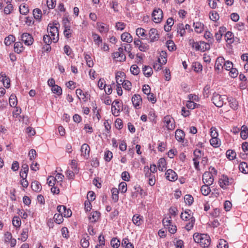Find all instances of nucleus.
<instances>
[{
  "label": "nucleus",
  "instance_id": "ea45409f",
  "mask_svg": "<svg viewBox=\"0 0 248 248\" xmlns=\"http://www.w3.org/2000/svg\"><path fill=\"white\" fill-rule=\"evenodd\" d=\"M15 36L13 35H9L5 38L4 43L6 46H10L13 42H15Z\"/></svg>",
  "mask_w": 248,
  "mask_h": 248
},
{
  "label": "nucleus",
  "instance_id": "3c124183",
  "mask_svg": "<svg viewBox=\"0 0 248 248\" xmlns=\"http://www.w3.org/2000/svg\"><path fill=\"white\" fill-rule=\"evenodd\" d=\"M166 46L170 51H172L176 49V46L172 40L167 41L166 42Z\"/></svg>",
  "mask_w": 248,
  "mask_h": 248
},
{
  "label": "nucleus",
  "instance_id": "c9c22d12",
  "mask_svg": "<svg viewBox=\"0 0 248 248\" xmlns=\"http://www.w3.org/2000/svg\"><path fill=\"white\" fill-rule=\"evenodd\" d=\"M192 68L193 70L197 73L200 72L202 70V66L199 62H193L192 63Z\"/></svg>",
  "mask_w": 248,
  "mask_h": 248
},
{
  "label": "nucleus",
  "instance_id": "052dcab7",
  "mask_svg": "<svg viewBox=\"0 0 248 248\" xmlns=\"http://www.w3.org/2000/svg\"><path fill=\"white\" fill-rule=\"evenodd\" d=\"M130 71L132 74L134 75H137L139 74L140 70V68L137 65L134 64L131 66Z\"/></svg>",
  "mask_w": 248,
  "mask_h": 248
},
{
  "label": "nucleus",
  "instance_id": "8fccbe9b",
  "mask_svg": "<svg viewBox=\"0 0 248 248\" xmlns=\"http://www.w3.org/2000/svg\"><path fill=\"white\" fill-rule=\"evenodd\" d=\"M92 36L95 44L99 46L102 42V39L101 37L95 33H93Z\"/></svg>",
  "mask_w": 248,
  "mask_h": 248
},
{
  "label": "nucleus",
  "instance_id": "f8f14e48",
  "mask_svg": "<svg viewBox=\"0 0 248 248\" xmlns=\"http://www.w3.org/2000/svg\"><path fill=\"white\" fill-rule=\"evenodd\" d=\"M148 36H149V39L151 42L157 41L159 38L157 30L154 28L150 30Z\"/></svg>",
  "mask_w": 248,
  "mask_h": 248
},
{
  "label": "nucleus",
  "instance_id": "412c9836",
  "mask_svg": "<svg viewBox=\"0 0 248 248\" xmlns=\"http://www.w3.org/2000/svg\"><path fill=\"white\" fill-rule=\"evenodd\" d=\"M192 217H194L191 215V211L190 210H186L184 213H182L181 215V218L186 221H187L191 219Z\"/></svg>",
  "mask_w": 248,
  "mask_h": 248
},
{
  "label": "nucleus",
  "instance_id": "5701e85b",
  "mask_svg": "<svg viewBox=\"0 0 248 248\" xmlns=\"http://www.w3.org/2000/svg\"><path fill=\"white\" fill-rule=\"evenodd\" d=\"M227 99L229 103L230 107L233 109H236L237 108L238 106V103L237 101L232 97H228Z\"/></svg>",
  "mask_w": 248,
  "mask_h": 248
},
{
  "label": "nucleus",
  "instance_id": "0eeeda50",
  "mask_svg": "<svg viewBox=\"0 0 248 248\" xmlns=\"http://www.w3.org/2000/svg\"><path fill=\"white\" fill-rule=\"evenodd\" d=\"M121 108V103L118 100H114L112 103L111 111L112 114L117 116L119 115L120 109Z\"/></svg>",
  "mask_w": 248,
  "mask_h": 248
},
{
  "label": "nucleus",
  "instance_id": "c03bdc74",
  "mask_svg": "<svg viewBox=\"0 0 248 248\" xmlns=\"http://www.w3.org/2000/svg\"><path fill=\"white\" fill-rule=\"evenodd\" d=\"M13 225L16 228L19 227L21 224V221L19 217L15 216L12 220Z\"/></svg>",
  "mask_w": 248,
  "mask_h": 248
},
{
  "label": "nucleus",
  "instance_id": "6e6552de",
  "mask_svg": "<svg viewBox=\"0 0 248 248\" xmlns=\"http://www.w3.org/2000/svg\"><path fill=\"white\" fill-rule=\"evenodd\" d=\"M202 181L205 184L211 185L214 182V177L210 172H205L202 175Z\"/></svg>",
  "mask_w": 248,
  "mask_h": 248
},
{
  "label": "nucleus",
  "instance_id": "c756f323",
  "mask_svg": "<svg viewBox=\"0 0 248 248\" xmlns=\"http://www.w3.org/2000/svg\"><path fill=\"white\" fill-rule=\"evenodd\" d=\"M9 104L12 107H16L17 104V100L16 96L12 94L9 99Z\"/></svg>",
  "mask_w": 248,
  "mask_h": 248
},
{
  "label": "nucleus",
  "instance_id": "f257e3e1",
  "mask_svg": "<svg viewBox=\"0 0 248 248\" xmlns=\"http://www.w3.org/2000/svg\"><path fill=\"white\" fill-rule=\"evenodd\" d=\"M59 25V23H58ZM57 23H49L47 27L48 35L43 36L44 42L47 45H50L52 42L56 43L59 40V30L56 26Z\"/></svg>",
  "mask_w": 248,
  "mask_h": 248
},
{
  "label": "nucleus",
  "instance_id": "79ce46f5",
  "mask_svg": "<svg viewBox=\"0 0 248 248\" xmlns=\"http://www.w3.org/2000/svg\"><path fill=\"white\" fill-rule=\"evenodd\" d=\"M209 16L211 20L216 21L219 18V16L218 13L215 11H213L210 12Z\"/></svg>",
  "mask_w": 248,
  "mask_h": 248
},
{
  "label": "nucleus",
  "instance_id": "2eb2a0df",
  "mask_svg": "<svg viewBox=\"0 0 248 248\" xmlns=\"http://www.w3.org/2000/svg\"><path fill=\"white\" fill-rule=\"evenodd\" d=\"M225 59L222 57H218L216 61L215 65V69L218 72L223 68L222 64L224 63Z\"/></svg>",
  "mask_w": 248,
  "mask_h": 248
},
{
  "label": "nucleus",
  "instance_id": "aec40b11",
  "mask_svg": "<svg viewBox=\"0 0 248 248\" xmlns=\"http://www.w3.org/2000/svg\"><path fill=\"white\" fill-rule=\"evenodd\" d=\"M121 38L123 42H125L127 43H130L133 41V38L132 36L129 33L127 32H124L121 35Z\"/></svg>",
  "mask_w": 248,
  "mask_h": 248
},
{
  "label": "nucleus",
  "instance_id": "37998d69",
  "mask_svg": "<svg viewBox=\"0 0 248 248\" xmlns=\"http://www.w3.org/2000/svg\"><path fill=\"white\" fill-rule=\"evenodd\" d=\"M33 15L35 19L40 20L42 17V11L39 9H35L33 11Z\"/></svg>",
  "mask_w": 248,
  "mask_h": 248
},
{
  "label": "nucleus",
  "instance_id": "a878e982",
  "mask_svg": "<svg viewBox=\"0 0 248 248\" xmlns=\"http://www.w3.org/2000/svg\"><path fill=\"white\" fill-rule=\"evenodd\" d=\"M185 133L183 131L180 129H177L175 131V138L177 140L182 141L184 140L185 138Z\"/></svg>",
  "mask_w": 248,
  "mask_h": 248
},
{
  "label": "nucleus",
  "instance_id": "774afa93",
  "mask_svg": "<svg viewBox=\"0 0 248 248\" xmlns=\"http://www.w3.org/2000/svg\"><path fill=\"white\" fill-rule=\"evenodd\" d=\"M122 179L124 181H129L130 180V174L128 171H124L122 173Z\"/></svg>",
  "mask_w": 248,
  "mask_h": 248
},
{
  "label": "nucleus",
  "instance_id": "393cba45",
  "mask_svg": "<svg viewBox=\"0 0 248 248\" xmlns=\"http://www.w3.org/2000/svg\"><path fill=\"white\" fill-rule=\"evenodd\" d=\"M97 27L99 32L102 33H107L109 30L108 27L103 23H97Z\"/></svg>",
  "mask_w": 248,
  "mask_h": 248
},
{
  "label": "nucleus",
  "instance_id": "603ef678",
  "mask_svg": "<svg viewBox=\"0 0 248 248\" xmlns=\"http://www.w3.org/2000/svg\"><path fill=\"white\" fill-rule=\"evenodd\" d=\"M19 9L20 14L23 15H27L29 12L28 7L26 4L21 5Z\"/></svg>",
  "mask_w": 248,
  "mask_h": 248
},
{
  "label": "nucleus",
  "instance_id": "f3484780",
  "mask_svg": "<svg viewBox=\"0 0 248 248\" xmlns=\"http://www.w3.org/2000/svg\"><path fill=\"white\" fill-rule=\"evenodd\" d=\"M132 221L136 226H140L143 222V217L140 215L136 214L132 217Z\"/></svg>",
  "mask_w": 248,
  "mask_h": 248
},
{
  "label": "nucleus",
  "instance_id": "1a4fd4ad",
  "mask_svg": "<svg viewBox=\"0 0 248 248\" xmlns=\"http://www.w3.org/2000/svg\"><path fill=\"white\" fill-rule=\"evenodd\" d=\"M81 155L85 159H87L90 156V147L88 144L84 143L80 149Z\"/></svg>",
  "mask_w": 248,
  "mask_h": 248
},
{
  "label": "nucleus",
  "instance_id": "b1692460",
  "mask_svg": "<svg viewBox=\"0 0 248 248\" xmlns=\"http://www.w3.org/2000/svg\"><path fill=\"white\" fill-rule=\"evenodd\" d=\"M146 31L142 28H139L136 29V33L137 35L140 37H141L142 39H148V35L145 33Z\"/></svg>",
  "mask_w": 248,
  "mask_h": 248
},
{
  "label": "nucleus",
  "instance_id": "6ab92c4d",
  "mask_svg": "<svg viewBox=\"0 0 248 248\" xmlns=\"http://www.w3.org/2000/svg\"><path fill=\"white\" fill-rule=\"evenodd\" d=\"M167 163L164 158H160L157 163V168L159 171H163L166 169Z\"/></svg>",
  "mask_w": 248,
  "mask_h": 248
},
{
  "label": "nucleus",
  "instance_id": "864d4df0",
  "mask_svg": "<svg viewBox=\"0 0 248 248\" xmlns=\"http://www.w3.org/2000/svg\"><path fill=\"white\" fill-rule=\"evenodd\" d=\"M29 230L28 228H24L22 230V233L21 234V240L24 242L25 241L28 237Z\"/></svg>",
  "mask_w": 248,
  "mask_h": 248
},
{
  "label": "nucleus",
  "instance_id": "e433bc0d",
  "mask_svg": "<svg viewBox=\"0 0 248 248\" xmlns=\"http://www.w3.org/2000/svg\"><path fill=\"white\" fill-rule=\"evenodd\" d=\"M188 222H187L186 224L185 225V229L187 231L191 230L194 226V224L195 222V217H192L190 220L187 221Z\"/></svg>",
  "mask_w": 248,
  "mask_h": 248
},
{
  "label": "nucleus",
  "instance_id": "4c0bfd02",
  "mask_svg": "<svg viewBox=\"0 0 248 248\" xmlns=\"http://www.w3.org/2000/svg\"><path fill=\"white\" fill-rule=\"evenodd\" d=\"M63 216L60 214H55L53 219L56 223L60 224L63 221Z\"/></svg>",
  "mask_w": 248,
  "mask_h": 248
},
{
  "label": "nucleus",
  "instance_id": "473e14b6",
  "mask_svg": "<svg viewBox=\"0 0 248 248\" xmlns=\"http://www.w3.org/2000/svg\"><path fill=\"white\" fill-rule=\"evenodd\" d=\"M226 156L230 160H232L235 158L236 154L234 151L232 150H228L226 153Z\"/></svg>",
  "mask_w": 248,
  "mask_h": 248
},
{
  "label": "nucleus",
  "instance_id": "9d476101",
  "mask_svg": "<svg viewBox=\"0 0 248 248\" xmlns=\"http://www.w3.org/2000/svg\"><path fill=\"white\" fill-rule=\"evenodd\" d=\"M22 41L26 45L30 46L33 42V38L31 34L28 33H24L21 35Z\"/></svg>",
  "mask_w": 248,
  "mask_h": 248
},
{
  "label": "nucleus",
  "instance_id": "2f4dec72",
  "mask_svg": "<svg viewBox=\"0 0 248 248\" xmlns=\"http://www.w3.org/2000/svg\"><path fill=\"white\" fill-rule=\"evenodd\" d=\"M143 74L146 77H149L153 74L152 68L149 66H144L142 70Z\"/></svg>",
  "mask_w": 248,
  "mask_h": 248
},
{
  "label": "nucleus",
  "instance_id": "bb28decb",
  "mask_svg": "<svg viewBox=\"0 0 248 248\" xmlns=\"http://www.w3.org/2000/svg\"><path fill=\"white\" fill-rule=\"evenodd\" d=\"M193 27L195 31L197 33H201L203 30V24L201 22H194L193 23Z\"/></svg>",
  "mask_w": 248,
  "mask_h": 248
},
{
  "label": "nucleus",
  "instance_id": "4be33fe9",
  "mask_svg": "<svg viewBox=\"0 0 248 248\" xmlns=\"http://www.w3.org/2000/svg\"><path fill=\"white\" fill-rule=\"evenodd\" d=\"M100 216V213L98 211H93L91 212L89 217V219L91 222H95L99 219Z\"/></svg>",
  "mask_w": 248,
  "mask_h": 248
},
{
  "label": "nucleus",
  "instance_id": "ddd939ff",
  "mask_svg": "<svg viewBox=\"0 0 248 248\" xmlns=\"http://www.w3.org/2000/svg\"><path fill=\"white\" fill-rule=\"evenodd\" d=\"M0 80L2 82L3 86L6 88H9L10 86V79L6 76L5 73L1 72L0 73Z\"/></svg>",
  "mask_w": 248,
  "mask_h": 248
},
{
  "label": "nucleus",
  "instance_id": "a211bd4d",
  "mask_svg": "<svg viewBox=\"0 0 248 248\" xmlns=\"http://www.w3.org/2000/svg\"><path fill=\"white\" fill-rule=\"evenodd\" d=\"M63 22L64 23V30L63 31V33L65 37L69 38L71 36V31L70 29V27L69 26H67L66 23L68 22L67 19L63 20Z\"/></svg>",
  "mask_w": 248,
  "mask_h": 248
},
{
  "label": "nucleus",
  "instance_id": "7ed1b4c3",
  "mask_svg": "<svg viewBox=\"0 0 248 248\" xmlns=\"http://www.w3.org/2000/svg\"><path fill=\"white\" fill-rule=\"evenodd\" d=\"M225 97V95H221L217 93H214L213 94L212 101L216 107L220 108L224 104V100Z\"/></svg>",
  "mask_w": 248,
  "mask_h": 248
},
{
  "label": "nucleus",
  "instance_id": "09e8293b",
  "mask_svg": "<svg viewBox=\"0 0 248 248\" xmlns=\"http://www.w3.org/2000/svg\"><path fill=\"white\" fill-rule=\"evenodd\" d=\"M31 188L34 191H39L41 189V185L38 182L35 181L32 183Z\"/></svg>",
  "mask_w": 248,
  "mask_h": 248
},
{
  "label": "nucleus",
  "instance_id": "0e129e2a",
  "mask_svg": "<svg viewBox=\"0 0 248 248\" xmlns=\"http://www.w3.org/2000/svg\"><path fill=\"white\" fill-rule=\"evenodd\" d=\"M163 224L165 227H169L171 225V217H165L162 220Z\"/></svg>",
  "mask_w": 248,
  "mask_h": 248
},
{
  "label": "nucleus",
  "instance_id": "dca6fc26",
  "mask_svg": "<svg viewBox=\"0 0 248 248\" xmlns=\"http://www.w3.org/2000/svg\"><path fill=\"white\" fill-rule=\"evenodd\" d=\"M112 56L114 59H115L116 61L120 62L124 61L126 59V57L124 54L120 52H114L112 54Z\"/></svg>",
  "mask_w": 248,
  "mask_h": 248
},
{
  "label": "nucleus",
  "instance_id": "7c9ffc66",
  "mask_svg": "<svg viewBox=\"0 0 248 248\" xmlns=\"http://www.w3.org/2000/svg\"><path fill=\"white\" fill-rule=\"evenodd\" d=\"M209 186L208 184H205L201 187V191L202 195L207 196L210 193L211 189Z\"/></svg>",
  "mask_w": 248,
  "mask_h": 248
},
{
  "label": "nucleus",
  "instance_id": "72a5a7b5",
  "mask_svg": "<svg viewBox=\"0 0 248 248\" xmlns=\"http://www.w3.org/2000/svg\"><path fill=\"white\" fill-rule=\"evenodd\" d=\"M111 191L112 193V199L114 202H116L119 200V191L117 188H113Z\"/></svg>",
  "mask_w": 248,
  "mask_h": 248
},
{
  "label": "nucleus",
  "instance_id": "49530a36",
  "mask_svg": "<svg viewBox=\"0 0 248 248\" xmlns=\"http://www.w3.org/2000/svg\"><path fill=\"white\" fill-rule=\"evenodd\" d=\"M210 142L211 145L214 147H219L220 145V141L217 138H211Z\"/></svg>",
  "mask_w": 248,
  "mask_h": 248
},
{
  "label": "nucleus",
  "instance_id": "cd10ccee",
  "mask_svg": "<svg viewBox=\"0 0 248 248\" xmlns=\"http://www.w3.org/2000/svg\"><path fill=\"white\" fill-rule=\"evenodd\" d=\"M239 170L245 174L248 173V165L245 162H242L239 165Z\"/></svg>",
  "mask_w": 248,
  "mask_h": 248
},
{
  "label": "nucleus",
  "instance_id": "39448f33",
  "mask_svg": "<svg viewBox=\"0 0 248 248\" xmlns=\"http://www.w3.org/2000/svg\"><path fill=\"white\" fill-rule=\"evenodd\" d=\"M164 124L168 130H173L175 127L174 120L170 116H166L164 118Z\"/></svg>",
  "mask_w": 248,
  "mask_h": 248
},
{
  "label": "nucleus",
  "instance_id": "680f3d73",
  "mask_svg": "<svg viewBox=\"0 0 248 248\" xmlns=\"http://www.w3.org/2000/svg\"><path fill=\"white\" fill-rule=\"evenodd\" d=\"M7 5L4 8V12L5 14L8 15L11 13L13 10V6L11 3H7Z\"/></svg>",
  "mask_w": 248,
  "mask_h": 248
},
{
  "label": "nucleus",
  "instance_id": "a18cd8bd",
  "mask_svg": "<svg viewBox=\"0 0 248 248\" xmlns=\"http://www.w3.org/2000/svg\"><path fill=\"white\" fill-rule=\"evenodd\" d=\"M200 106L199 104L195 103L191 100L188 101L186 104V107L191 109L198 108Z\"/></svg>",
  "mask_w": 248,
  "mask_h": 248
},
{
  "label": "nucleus",
  "instance_id": "13d9d810",
  "mask_svg": "<svg viewBox=\"0 0 248 248\" xmlns=\"http://www.w3.org/2000/svg\"><path fill=\"white\" fill-rule=\"evenodd\" d=\"M218 248H228V244L224 239H220L217 246Z\"/></svg>",
  "mask_w": 248,
  "mask_h": 248
},
{
  "label": "nucleus",
  "instance_id": "69168bd1",
  "mask_svg": "<svg viewBox=\"0 0 248 248\" xmlns=\"http://www.w3.org/2000/svg\"><path fill=\"white\" fill-rule=\"evenodd\" d=\"M233 67V63L229 61H224V65H223V67H224V68L227 70V71H230Z\"/></svg>",
  "mask_w": 248,
  "mask_h": 248
},
{
  "label": "nucleus",
  "instance_id": "6e6d98bb",
  "mask_svg": "<svg viewBox=\"0 0 248 248\" xmlns=\"http://www.w3.org/2000/svg\"><path fill=\"white\" fill-rule=\"evenodd\" d=\"M234 35L231 31H227L225 35V38L226 41H230V43H232L233 40Z\"/></svg>",
  "mask_w": 248,
  "mask_h": 248
},
{
  "label": "nucleus",
  "instance_id": "4468645a",
  "mask_svg": "<svg viewBox=\"0 0 248 248\" xmlns=\"http://www.w3.org/2000/svg\"><path fill=\"white\" fill-rule=\"evenodd\" d=\"M132 102L136 108L140 106L142 103L141 97L139 94H134L132 98Z\"/></svg>",
  "mask_w": 248,
  "mask_h": 248
},
{
  "label": "nucleus",
  "instance_id": "c85d7f7f",
  "mask_svg": "<svg viewBox=\"0 0 248 248\" xmlns=\"http://www.w3.org/2000/svg\"><path fill=\"white\" fill-rule=\"evenodd\" d=\"M14 50L17 53H20L23 50L22 43L19 42H16L14 44Z\"/></svg>",
  "mask_w": 248,
  "mask_h": 248
},
{
  "label": "nucleus",
  "instance_id": "58836bf2",
  "mask_svg": "<svg viewBox=\"0 0 248 248\" xmlns=\"http://www.w3.org/2000/svg\"><path fill=\"white\" fill-rule=\"evenodd\" d=\"M51 91L53 93L57 94L58 95H61L62 94V89L60 86L56 85L52 86L51 88Z\"/></svg>",
  "mask_w": 248,
  "mask_h": 248
},
{
  "label": "nucleus",
  "instance_id": "bf43d9fd",
  "mask_svg": "<svg viewBox=\"0 0 248 248\" xmlns=\"http://www.w3.org/2000/svg\"><path fill=\"white\" fill-rule=\"evenodd\" d=\"M123 87L126 90L129 91L131 89V83L127 80H124L122 83Z\"/></svg>",
  "mask_w": 248,
  "mask_h": 248
},
{
  "label": "nucleus",
  "instance_id": "a19ab883",
  "mask_svg": "<svg viewBox=\"0 0 248 248\" xmlns=\"http://www.w3.org/2000/svg\"><path fill=\"white\" fill-rule=\"evenodd\" d=\"M89 236L82 238L80 240V244L83 248H87L89 246Z\"/></svg>",
  "mask_w": 248,
  "mask_h": 248
},
{
  "label": "nucleus",
  "instance_id": "423d86ee",
  "mask_svg": "<svg viewBox=\"0 0 248 248\" xmlns=\"http://www.w3.org/2000/svg\"><path fill=\"white\" fill-rule=\"evenodd\" d=\"M153 20L156 23H160L163 18V12L158 8L155 9L152 13Z\"/></svg>",
  "mask_w": 248,
  "mask_h": 248
},
{
  "label": "nucleus",
  "instance_id": "f704fd0d",
  "mask_svg": "<svg viewBox=\"0 0 248 248\" xmlns=\"http://www.w3.org/2000/svg\"><path fill=\"white\" fill-rule=\"evenodd\" d=\"M240 136L243 140H246L248 137V127L246 125H243L242 130L240 132Z\"/></svg>",
  "mask_w": 248,
  "mask_h": 248
},
{
  "label": "nucleus",
  "instance_id": "5fc2aeb1",
  "mask_svg": "<svg viewBox=\"0 0 248 248\" xmlns=\"http://www.w3.org/2000/svg\"><path fill=\"white\" fill-rule=\"evenodd\" d=\"M84 58L86 60L87 65L89 67H92L93 65V60L91 59L90 55L89 54H85Z\"/></svg>",
  "mask_w": 248,
  "mask_h": 248
},
{
  "label": "nucleus",
  "instance_id": "4d7b16f0",
  "mask_svg": "<svg viewBox=\"0 0 248 248\" xmlns=\"http://www.w3.org/2000/svg\"><path fill=\"white\" fill-rule=\"evenodd\" d=\"M184 200L186 204L190 205L192 204L193 202V198L190 195H186L184 197Z\"/></svg>",
  "mask_w": 248,
  "mask_h": 248
},
{
  "label": "nucleus",
  "instance_id": "20e7f679",
  "mask_svg": "<svg viewBox=\"0 0 248 248\" xmlns=\"http://www.w3.org/2000/svg\"><path fill=\"white\" fill-rule=\"evenodd\" d=\"M233 182L232 178H229L227 175H222L219 180V184L220 187L223 189H226L228 186L231 185Z\"/></svg>",
  "mask_w": 248,
  "mask_h": 248
},
{
  "label": "nucleus",
  "instance_id": "9b49d317",
  "mask_svg": "<svg viewBox=\"0 0 248 248\" xmlns=\"http://www.w3.org/2000/svg\"><path fill=\"white\" fill-rule=\"evenodd\" d=\"M165 175L166 179L171 182H174L178 179L176 173L171 169H169L166 171Z\"/></svg>",
  "mask_w": 248,
  "mask_h": 248
},
{
  "label": "nucleus",
  "instance_id": "e2e57ef3",
  "mask_svg": "<svg viewBox=\"0 0 248 248\" xmlns=\"http://www.w3.org/2000/svg\"><path fill=\"white\" fill-rule=\"evenodd\" d=\"M112 153L109 151H107L105 152L104 159L106 161L109 162L112 158Z\"/></svg>",
  "mask_w": 248,
  "mask_h": 248
},
{
  "label": "nucleus",
  "instance_id": "f03ea898",
  "mask_svg": "<svg viewBox=\"0 0 248 248\" xmlns=\"http://www.w3.org/2000/svg\"><path fill=\"white\" fill-rule=\"evenodd\" d=\"M193 239L196 243H199L202 248H208L210 244V237L206 234L195 233Z\"/></svg>",
  "mask_w": 248,
  "mask_h": 248
},
{
  "label": "nucleus",
  "instance_id": "de8ad7c7",
  "mask_svg": "<svg viewBox=\"0 0 248 248\" xmlns=\"http://www.w3.org/2000/svg\"><path fill=\"white\" fill-rule=\"evenodd\" d=\"M119 191L122 193H124L127 191V184L124 182H122L119 185Z\"/></svg>",
  "mask_w": 248,
  "mask_h": 248
},
{
  "label": "nucleus",
  "instance_id": "338daca9",
  "mask_svg": "<svg viewBox=\"0 0 248 248\" xmlns=\"http://www.w3.org/2000/svg\"><path fill=\"white\" fill-rule=\"evenodd\" d=\"M201 45L202 49H201V51L202 52L209 50L210 48V46L209 43L201 42Z\"/></svg>",
  "mask_w": 248,
  "mask_h": 248
}]
</instances>
